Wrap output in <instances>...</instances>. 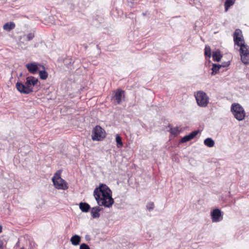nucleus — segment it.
<instances>
[{"label": "nucleus", "mask_w": 249, "mask_h": 249, "mask_svg": "<svg viewBox=\"0 0 249 249\" xmlns=\"http://www.w3.org/2000/svg\"><path fill=\"white\" fill-rule=\"evenodd\" d=\"M93 195L99 206L110 208L114 203L111 191L105 184H102L96 188L94 191Z\"/></svg>", "instance_id": "obj_1"}, {"label": "nucleus", "mask_w": 249, "mask_h": 249, "mask_svg": "<svg viewBox=\"0 0 249 249\" xmlns=\"http://www.w3.org/2000/svg\"><path fill=\"white\" fill-rule=\"evenodd\" d=\"M38 81V79L34 76H28L26 78L25 84L18 82L16 84V88L20 93L28 94L33 91V87L37 84Z\"/></svg>", "instance_id": "obj_2"}, {"label": "nucleus", "mask_w": 249, "mask_h": 249, "mask_svg": "<svg viewBox=\"0 0 249 249\" xmlns=\"http://www.w3.org/2000/svg\"><path fill=\"white\" fill-rule=\"evenodd\" d=\"M231 112L236 119L240 121H243L246 117V113L244 108L238 103L231 105Z\"/></svg>", "instance_id": "obj_3"}, {"label": "nucleus", "mask_w": 249, "mask_h": 249, "mask_svg": "<svg viewBox=\"0 0 249 249\" xmlns=\"http://www.w3.org/2000/svg\"><path fill=\"white\" fill-rule=\"evenodd\" d=\"M61 171H57L52 178V181L55 187L57 189L66 190L68 188L67 183L61 178Z\"/></svg>", "instance_id": "obj_4"}, {"label": "nucleus", "mask_w": 249, "mask_h": 249, "mask_svg": "<svg viewBox=\"0 0 249 249\" xmlns=\"http://www.w3.org/2000/svg\"><path fill=\"white\" fill-rule=\"evenodd\" d=\"M195 96L197 105L202 107H205L209 102V97L207 94L201 90L195 93Z\"/></svg>", "instance_id": "obj_5"}, {"label": "nucleus", "mask_w": 249, "mask_h": 249, "mask_svg": "<svg viewBox=\"0 0 249 249\" xmlns=\"http://www.w3.org/2000/svg\"><path fill=\"white\" fill-rule=\"evenodd\" d=\"M240 54L242 62L245 64H249V47L248 45L242 44Z\"/></svg>", "instance_id": "obj_6"}, {"label": "nucleus", "mask_w": 249, "mask_h": 249, "mask_svg": "<svg viewBox=\"0 0 249 249\" xmlns=\"http://www.w3.org/2000/svg\"><path fill=\"white\" fill-rule=\"evenodd\" d=\"M105 137L104 130L100 126H96L92 131V139L94 141H101Z\"/></svg>", "instance_id": "obj_7"}, {"label": "nucleus", "mask_w": 249, "mask_h": 249, "mask_svg": "<svg viewBox=\"0 0 249 249\" xmlns=\"http://www.w3.org/2000/svg\"><path fill=\"white\" fill-rule=\"evenodd\" d=\"M233 40L235 44L241 48L242 44H245L244 40L243 39L242 33L241 30L236 29L233 35Z\"/></svg>", "instance_id": "obj_8"}, {"label": "nucleus", "mask_w": 249, "mask_h": 249, "mask_svg": "<svg viewBox=\"0 0 249 249\" xmlns=\"http://www.w3.org/2000/svg\"><path fill=\"white\" fill-rule=\"evenodd\" d=\"M213 222H218L223 219L221 211L218 209H215L211 213Z\"/></svg>", "instance_id": "obj_9"}, {"label": "nucleus", "mask_w": 249, "mask_h": 249, "mask_svg": "<svg viewBox=\"0 0 249 249\" xmlns=\"http://www.w3.org/2000/svg\"><path fill=\"white\" fill-rule=\"evenodd\" d=\"M41 66V65L36 62L28 63L25 65L29 72L32 74H35L37 72L39 67Z\"/></svg>", "instance_id": "obj_10"}, {"label": "nucleus", "mask_w": 249, "mask_h": 249, "mask_svg": "<svg viewBox=\"0 0 249 249\" xmlns=\"http://www.w3.org/2000/svg\"><path fill=\"white\" fill-rule=\"evenodd\" d=\"M230 65V62H226L225 65H220L216 64H213L212 68V72L211 74L213 75H215L219 72V69L221 67H227Z\"/></svg>", "instance_id": "obj_11"}, {"label": "nucleus", "mask_w": 249, "mask_h": 249, "mask_svg": "<svg viewBox=\"0 0 249 249\" xmlns=\"http://www.w3.org/2000/svg\"><path fill=\"white\" fill-rule=\"evenodd\" d=\"M198 131H194L192 132L189 135H187L184 137H183L181 140V142H185L188 141H189L193 139H194L197 134Z\"/></svg>", "instance_id": "obj_12"}, {"label": "nucleus", "mask_w": 249, "mask_h": 249, "mask_svg": "<svg viewBox=\"0 0 249 249\" xmlns=\"http://www.w3.org/2000/svg\"><path fill=\"white\" fill-rule=\"evenodd\" d=\"M101 209L99 206L93 207L91 209V214L93 218H98L100 216L99 212Z\"/></svg>", "instance_id": "obj_13"}, {"label": "nucleus", "mask_w": 249, "mask_h": 249, "mask_svg": "<svg viewBox=\"0 0 249 249\" xmlns=\"http://www.w3.org/2000/svg\"><path fill=\"white\" fill-rule=\"evenodd\" d=\"M124 91L122 90H117L114 95V98L117 101L118 104H120L122 101V98L124 95Z\"/></svg>", "instance_id": "obj_14"}, {"label": "nucleus", "mask_w": 249, "mask_h": 249, "mask_svg": "<svg viewBox=\"0 0 249 249\" xmlns=\"http://www.w3.org/2000/svg\"><path fill=\"white\" fill-rule=\"evenodd\" d=\"M16 25L15 23L13 22H9L4 24L3 26V28L4 30L9 32L14 29Z\"/></svg>", "instance_id": "obj_15"}, {"label": "nucleus", "mask_w": 249, "mask_h": 249, "mask_svg": "<svg viewBox=\"0 0 249 249\" xmlns=\"http://www.w3.org/2000/svg\"><path fill=\"white\" fill-rule=\"evenodd\" d=\"M81 241V237L78 235H74L71 238V242L74 246H77L79 244Z\"/></svg>", "instance_id": "obj_16"}, {"label": "nucleus", "mask_w": 249, "mask_h": 249, "mask_svg": "<svg viewBox=\"0 0 249 249\" xmlns=\"http://www.w3.org/2000/svg\"><path fill=\"white\" fill-rule=\"evenodd\" d=\"M212 56L213 61L219 62L221 59L222 55L221 54L220 51L216 50L213 52Z\"/></svg>", "instance_id": "obj_17"}, {"label": "nucleus", "mask_w": 249, "mask_h": 249, "mask_svg": "<svg viewBox=\"0 0 249 249\" xmlns=\"http://www.w3.org/2000/svg\"><path fill=\"white\" fill-rule=\"evenodd\" d=\"M79 207L80 210L85 213H87L89 212V209H90V206L86 203L81 202L79 204Z\"/></svg>", "instance_id": "obj_18"}, {"label": "nucleus", "mask_w": 249, "mask_h": 249, "mask_svg": "<svg viewBox=\"0 0 249 249\" xmlns=\"http://www.w3.org/2000/svg\"><path fill=\"white\" fill-rule=\"evenodd\" d=\"M204 143L209 147H212L214 145V141L212 138H208L204 140Z\"/></svg>", "instance_id": "obj_19"}, {"label": "nucleus", "mask_w": 249, "mask_h": 249, "mask_svg": "<svg viewBox=\"0 0 249 249\" xmlns=\"http://www.w3.org/2000/svg\"><path fill=\"white\" fill-rule=\"evenodd\" d=\"M235 1V0H226L224 3L225 12H227L230 7L234 4Z\"/></svg>", "instance_id": "obj_20"}, {"label": "nucleus", "mask_w": 249, "mask_h": 249, "mask_svg": "<svg viewBox=\"0 0 249 249\" xmlns=\"http://www.w3.org/2000/svg\"><path fill=\"white\" fill-rule=\"evenodd\" d=\"M39 75L40 79L45 80L48 76V73L45 70H40L39 71Z\"/></svg>", "instance_id": "obj_21"}, {"label": "nucleus", "mask_w": 249, "mask_h": 249, "mask_svg": "<svg viewBox=\"0 0 249 249\" xmlns=\"http://www.w3.org/2000/svg\"><path fill=\"white\" fill-rule=\"evenodd\" d=\"M116 142H117V146L118 148H121L123 146V142L122 141L121 137L119 134H116L115 136Z\"/></svg>", "instance_id": "obj_22"}, {"label": "nucleus", "mask_w": 249, "mask_h": 249, "mask_svg": "<svg viewBox=\"0 0 249 249\" xmlns=\"http://www.w3.org/2000/svg\"><path fill=\"white\" fill-rule=\"evenodd\" d=\"M205 55L210 58L211 57V49L209 46L206 45L205 47Z\"/></svg>", "instance_id": "obj_23"}, {"label": "nucleus", "mask_w": 249, "mask_h": 249, "mask_svg": "<svg viewBox=\"0 0 249 249\" xmlns=\"http://www.w3.org/2000/svg\"><path fill=\"white\" fill-rule=\"evenodd\" d=\"M27 40L31 41L35 37V33L34 32H31L27 35Z\"/></svg>", "instance_id": "obj_24"}, {"label": "nucleus", "mask_w": 249, "mask_h": 249, "mask_svg": "<svg viewBox=\"0 0 249 249\" xmlns=\"http://www.w3.org/2000/svg\"><path fill=\"white\" fill-rule=\"evenodd\" d=\"M146 208L150 211L154 209V204L153 202H149L146 205Z\"/></svg>", "instance_id": "obj_25"}, {"label": "nucleus", "mask_w": 249, "mask_h": 249, "mask_svg": "<svg viewBox=\"0 0 249 249\" xmlns=\"http://www.w3.org/2000/svg\"><path fill=\"white\" fill-rule=\"evenodd\" d=\"M178 132V128L177 127L171 128H170V133L173 135H177Z\"/></svg>", "instance_id": "obj_26"}, {"label": "nucleus", "mask_w": 249, "mask_h": 249, "mask_svg": "<svg viewBox=\"0 0 249 249\" xmlns=\"http://www.w3.org/2000/svg\"><path fill=\"white\" fill-rule=\"evenodd\" d=\"M79 249H90V248L86 244L83 243L80 245Z\"/></svg>", "instance_id": "obj_27"}, {"label": "nucleus", "mask_w": 249, "mask_h": 249, "mask_svg": "<svg viewBox=\"0 0 249 249\" xmlns=\"http://www.w3.org/2000/svg\"><path fill=\"white\" fill-rule=\"evenodd\" d=\"M3 247V242L2 240H0V249H2Z\"/></svg>", "instance_id": "obj_28"}, {"label": "nucleus", "mask_w": 249, "mask_h": 249, "mask_svg": "<svg viewBox=\"0 0 249 249\" xmlns=\"http://www.w3.org/2000/svg\"><path fill=\"white\" fill-rule=\"evenodd\" d=\"M2 228L1 226H0V233H1L2 232Z\"/></svg>", "instance_id": "obj_29"}, {"label": "nucleus", "mask_w": 249, "mask_h": 249, "mask_svg": "<svg viewBox=\"0 0 249 249\" xmlns=\"http://www.w3.org/2000/svg\"><path fill=\"white\" fill-rule=\"evenodd\" d=\"M225 63L226 62L223 63L222 64H221V65H225Z\"/></svg>", "instance_id": "obj_30"}, {"label": "nucleus", "mask_w": 249, "mask_h": 249, "mask_svg": "<svg viewBox=\"0 0 249 249\" xmlns=\"http://www.w3.org/2000/svg\"><path fill=\"white\" fill-rule=\"evenodd\" d=\"M41 66H42V67H43V69H44V67H43V66L41 65Z\"/></svg>", "instance_id": "obj_31"}, {"label": "nucleus", "mask_w": 249, "mask_h": 249, "mask_svg": "<svg viewBox=\"0 0 249 249\" xmlns=\"http://www.w3.org/2000/svg\"><path fill=\"white\" fill-rule=\"evenodd\" d=\"M41 66H42V67H43V69H44V67H43V66L41 65Z\"/></svg>", "instance_id": "obj_32"}, {"label": "nucleus", "mask_w": 249, "mask_h": 249, "mask_svg": "<svg viewBox=\"0 0 249 249\" xmlns=\"http://www.w3.org/2000/svg\"><path fill=\"white\" fill-rule=\"evenodd\" d=\"M21 249H24L23 248H21Z\"/></svg>", "instance_id": "obj_33"}]
</instances>
